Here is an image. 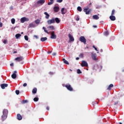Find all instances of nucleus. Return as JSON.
<instances>
[{"label": "nucleus", "instance_id": "obj_1", "mask_svg": "<svg viewBox=\"0 0 124 124\" xmlns=\"http://www.w3.org/2000/svg\"><path fill=\"white\" fill-rule=\"evenodd\" d=\"M3 114L1 116V121L2 122H4L6 119H7V116L8 115V110L4 109L2 111Z\"/></svg>", "mask_w": 124, "mask_h": 124}, {"label": "nucleus", "instance_id": "obj_2", "mask_svg": "<svg viewBox=\"0 0 124 124\" xmlns=\"http://www.w3.org/2000/svg\"><path fill=\"white\" fill-rule=\"evenodd\" d=\"M93 69H94V70H99V71H100L101 69H102V66L101 65L95 64L94 65Z\"/></svg>", "mask_w": 124, "mask_h": 124}, {"label": "nucleus", "instance_id": "obj_3", "mask_svg": "<svg viewBox=\"0 0 124 124\" xmlns=\"http://www.w3.org/2000/svg\"><path fill=\"white\" fill-rule=\"evenodd\" d=\"M79 41H80V42H82V43H84V44H86L87 40L84 36H81L79 38Z\"/></svg>", "mask_w": 124, "mask_h": 124}, {"label": "nucleus", "instance_id": "obj_4", "mask_svg": "<svg viewBox=\"0 0 124 124\" xmlns=\"http://www.w3.org/2000/svg\"><path fill=\"white\" fill-rule=\"evenodd\" d=\"M65 88L70 92H73V88L71 87L70 84H67L65 85Z\"/></svg>", "mask_w": 124, "mask_h": 124}, {"label": "nucleus", "instance_id": "obj_5", "mask_svg": "<svg viewBox=\"0 0 124 124\" xmlns=\"http://www.w3.org/2000/svg\"><path fill=\"white\" fill-rule=\"evenodd\" d=\"M81 66L82 67H84L85 66H86V67H88V62H86L85 61H82L81 62Z\"/></svg>", "mask_w": 124, "mask_h": 124}, {"label": "nucleus", "instance_id": "obj_6", "mask_svg": "<svg viewBox=\"0 0 124 124\" xmlns=\"http://www.w3.org/2000/svg\"><path fill=\"white\" fill-rule=\"evenodd\" d=\"M84 12H85L86 14L87 15L90 14V12L92 11L91 9L89 10V7H87V8H84Z\"/></svg>", "mask_w": 124, "mask_h": 124}, {"label": "nucleus", "instance_id": "obj_7", "mask_svg": "<svg viewBox=\"0 0 124 124\" xmlns=\"http://www.w3.org/2000/svg\"><path fill=\"white\" fill-rule=\"evenodd\" d=\"M28 21H30V19L26 17H22L20 19V22L21 23H25V22H28Z\"/></svg>", "mask_w": 124, "mask_h": 124}, {"label": "nucleus", "instance_id": "obj_8", "mask_svg": "<svg viewBox=\"0 0 124 124\" xmlns=\"http://www.w3.org/2000/svg\"><path fill=\"white\" fill-rule=\"evenodd\" d=\"M47 23L48 25H51V24H55V18L53 17L51 19L47 20Z\"/></svg>", "mask_w": 124, "mask_h": 124}, {"label": "nucleus", "instance_id": "obj_9", "mask_svg": "<svg viewBox=\"0 0 124 124\" xmlns=\"http://www.w3.org/2000/svg\"><path fill=\"white\" fill-rule=\"evenodd\" d=\"M50 38L51 39H56L57 38V35L55 34V31H52L51 34Z\"/></svg>", "mask_w": 124, "mask_h": 124}, {"label": "nucleus", "instance_id": "obj_10", "mask_svg": "<svg viewBox=\"0 0 124 124\" xmlns=\"http://www.w3.org/2000/svg\"><path fill=\"white\" fill-rule=\"evenodd\" d=\"M24 60V58L23 56H20L19 57L16 58L15 60L16 61V62H22Z\"/></svg>", "mask_w": 124, "mask_h": 124}, {"label": "nucleus", "instance_id": "obj_11", "mask_svg": "<svg viewBox=\"0 0 124 124\" xmlns=\"http://www.w3.org/2000/svg\"><path fill=\"white\" fill-rule=\"evenodd\" d=\"M0 87H1V89H2V90H4V89H5V88H7V87H8V84H7L6 83H3L0 85Z\"/></svg>", "mask_w": 124, "mask_h": 124}, {"label": "nucleus", "instance_id": "obj_12", "mask_svg": "<svg viewBox=\"0 0 124 124\" xmlns=\"http://www.w3.org/2000/svg\"><path fill=\"white\" fill-rule=\"evenodd\" d=\"M68 36L70 39V41H74V37L70 33L68 34Z\"/></svg>", "mask_w": 124, "mask_h": 124}, {"label": "nucleus", "instance_id": "obj_13", "mask_svg": "<svg viewBox=\"0 0 124 124\" xmlns=\"http://www.w3.org/2000/svg\"><path fill=\"white\" fill-rule=\"evenodd\" d=\"M92 58L93 61H97V58H96V54L92 53Z\"/></svg>", "mask_w": 124, "mask_h": 124}, {"label": "nucleus", "instance_id": "obj_14", "mask_svg": "<svg viewBox=\"0 0 124 124\" xmlns=\"http://www.w3.org/2000/svg\"><path fill=\"white\" fill-rule=\"evenodd\" d=\"M37 4H40L42 5L44 3H45V0H40L37 1Z\"/></svg>", "mask_w": 124, "mask_h": 124}, {"label": "nucleus", "instance_id": "obj_15", "mask_svg": "<svg viewBox=\"0 0 124 124\" xmlns=\"http://www.w3.org/2000/svg\"><path fill=\"white\" fill-rule=\"evenodd\" d=\"M54 12H59L60 11V7L58 6H55L53 8Z\"/></svg>", "mask_w": 124, "mask_h": 124}, {"label": "nucleus", "instance_id": "obj_16", "mask_svg": "<svg viewBox=\"0 0 124 124\" xmlns=\"http://www.w3.org/2000/svg\"><path fill=\"white\" fill-rule=\"evenodd\" d=\"M54 22L56 23H57V24H59V23H60L61 22V20H60V19L58 17H56L55 18H54Z\"/></svg>", "mask_w": 124, "mask_h": 124}, {"label": "nucleus", "instance_id": "obj_17", "mask_svg": "<svg viewBox=\"0 0 124 124\" xmlns=\"http://www.w3.org/2000/svg\"><path fill=\"white\" fill-rule=\"evenodd\" d=\"M44 14L46 16H45L46 19H49V17H50V15H49L48 13L45 12L44 13Z\"/></svg>", "mask_w": 124, "mask_h": 124}, {"label": "nucleus", "instance_id": "obj_18", "mask_svg": "<svg viewBox=\"0 0 124 124\" xmlns=\"http://www.w3.org/2000/svg\"><path fill=\"white\" fill-rule=\"evenodd\" d=\"M109 19L111 20V21H115V20H116V17L114 16H109Z\"/></svg>", "mask_w": 124, "mask_h": 124}, {"label": "nucleus", "instance_id": "obj_19", "mask_svg": "<svg viewBox=\"0 0 124 124\" xmlns=\"http://www.w3.org/2000/svg\"><path fill=\"white\" fill-rule=\"evenodd\" d=\"M62 14L64 15L66 13V11L64 9V8H62L61 10Z\"/></svg>", "mask_w": 124, "mask_h": 124}, {"label": "nucleus", "instance_id": "obj_20", "mask_svg": "<svg viewBox=\"0 0 124 124\" xmlns=\"http://www.w3.org/2000/svg\"><path fill=\"white\" fill-rule=\"evenodd\" d=\"M17 120H18L19 121H21V120L23 119V118L22 117V116L20 114H18L17 115Z\"/></svg>", "mask_w": 124, "mask_h": 124}, {"label": "nucleus", "instance_id": "obj_21", "mask_svg": "<svg viewBox=\"0 0 124 124\" xmlns=\"http://www.w3.org/2000/svg\"><path fill=\"white\" fill-rule=\"evenodd\" d=\"M93 18L94 20H98V19H99V16H98L97 15H93Z\"/></svg>", "mask_w": 124, "mask_h": 124}, {"label": "nucleus", "instance_id": "obj_22", "mask_svg": "<svg viewBox=\"0 0 124 124\" xmlns=\"http://www.w3.org/2000/svg\"><path fill=\"white\" fill-rule=\"evenodd\" d=\"M11 77L13 79H16V78H17V75L15 73H13Z\"/></svg>", "mask_w": 124, "mask_h": 124}, {"label": "nucleus", "instance_id": "obj_23", "mask_svg": "<svg viewBox=\"0 0 124 124\" xmlns=\"http://www.w3.org/2000/svg\"><path fill=\"white\" fill-rule=\"evenodd\" d=\"M47 37H42L41 38V41H42V42H44V41H46V40H47Z\"/></svg>", "mask_w": 124, "mask_h": 124}, {"label": "nucleus", "instance_id": "obj_24", "mask_svg": "<svg viewBox=\"0 0 124 124\" xmlns=\"http://www.w3.org/2000/svg\"><path fill=\"white\" fill-rule=\"evenodd\" d=\"M20 36H22V35L21 34L18 33L16 34V39L20 38Z\"/></svg>", "mask_w": 124, "mask_h": 124}, {"label": "nucleus", "instance_id": "obj_25", "mask_svg": "<svg viewBox=\"0 0 124 124\" xmlns=\"http://www.w3.org/2000/svg\"><path fill=\"white\" fill-rule=\"evenodd\" d=\"M113 87H114V85H113V84H111L108 87L107 90H111V88H113Z\"/></svg>", "mask_w": 124, "mask_h": 124}, {"label": "nucleus", "instance_id": "obj_26", "mask_svg": "<svg viewBox=\"0 0 124 124\" xmlns=\"http://www.w3.org/2000/svg\"><path fill=\"white\" fill-rule=\"evenodd\" d=\"M37 92V89L36 88H34V89L32 90V93H34V94L36 93Z\"/></svg>", "mask_w": 124, "mask_h": 124}, {"label": "nucleus", "instance_id": "obj_27", "mask_svg": "<svg viewBox=\"0 0 124 124\" xmlns=\"http://www.w3.org/2000/svg\"><path fill=\"white\" fill-rule=\"evenodd\" d=\"M63 62L65 64H69V62L65 60V59H63Z\"/></svg>", "mask_w": 124, "mask_h": 124}, {"label": "nucleus", "instance_id": "obj_28", "mask_svg": "<svg viewBox=\"0 0 124 124\" xmlns=\"http://www.w3.org/2000/svg\"><path fill=\"white\" fill-rule=\"evenodd\" d=\"M43 30H44L45 32H46V33H47V34H49V32H48V31L46 30V28H45V27H43Z\"/></svg>", "mask_w": 124, "mask_h": 124}, {"label": "nucleus", "instance_id": "obj_29", "mask_svg": "<svg viewBox=\"0 0 124 124\" xmlns=\"http://www.w3.org/2000/svg\"><path fill=\"white\" fill-rule=\"evenodd\" d=\"M77 10L78 11H79V12H81L82 11V8L80 6L78 7Z\"/></svg>", "mask_w": 124, "mask_h": 124}, {"label": "nucleus", "instance_id": "obj_30", "mask_svg": "<svg viewBox=\"0 0 124 124\" xmlns=\"http://www.w3.org/2000/svg\"><path fill=\"white\" fill-rule=\"evenodd\" d=\"M28 102H29V101H28V100H24L22 101V104H25V103H28Z\"/></svg>", "mask_w": 124, "mask_h": 124}, {"label": "nucleus", "instance_id": "obj_31", "mask_svg": "<svg viewBox=\"0 0 124 124\" xmlns=\"http://www.w3.org/2000/svg\"><path fill=\"white\" fill-rule=\"evenodd\" d=\"M30 28H34V27H35V25L34 24H33V23H31L29 25Z\"/></svg>", "mask_w": 124, "mask_h": 124}, {"label": "nucleus", "instance_id": "obj_32", "mask_svg": "<svg viewBox=\"0 0 124 124\" xmlns=\"http://www.w3.org/2000/svg\"><path fill=\"white\" fill-rule=\"evenodd\" d=\"M11 23L13 24V25H14L15 24V19L14 18L11 19Z\"/></svg>", "mask_w": 124, "mask_h": 124}, {"label": "nucleus", "instance_id": "obj_33", "mask_svg": "<svg viewBox=\"0 0 124 124\" xmlns=\"http://www.w3.org/2000/svg\"><path fill=\"white\" fill-rule=\"evenodd\" d=\"M104 35H106V36H107V35H109V32L108 31H106L104 32Z\"/></svg>", "mask_w": 124, "mask_h": 124}, {"label": "nucleus", "instance_id": "obj_34", "mask_svg": "<svg viewBox=\"0 0 124 124\" xmlns=\"http://www.w3.org/2000/svg\"><path fill=\"white\" fill-rule=\"evenodd\" d=\"M36 24H39L40 23V20L39 19H37L35 21Z\"/></svg>", "mask_w": 124, "mask_h": 124}, {"label": "nucleus", "instance_id": "obj_35", "mask_svg": "<svg viewBox=\"0 0 124 124\" xmlns=\"http://www.w3.org/2000/svg\"><path fill=\"white\" fill-rule=\"evenodd\" d=\"M77 73L78 74H81L82 73V72L81 71L80 69H78L77 70Z\"/></svg>", "mask_w": 124, "mask_h": 124}, {"label": "nucleus", "instance_id": "obj_36", "mask_svg": "<svg viewBox=\"0 0 124 124\" xmlns=\"http://www.w3.org/2000/svg\"><path fill=\"white\" fill-rule=\"evenodd\" d=\"M39 98H37V97H35V98H34V99H33V100H34V101H35V102H37L38 100H39Z\"/></svg>", "mask_w": 124, "mask_h": 124}, {"label": "nucleus", "instance_id": "obj_37", "mask_svg": "<svg viewBox=\"0 0 124 124\" xmlns=\"http://www.w3.org/2000/svg\"><path fill=\"white\" fill-rule=\"evenodd\" d=\"M24 38L25 40H26V41H28L29 40V37L27 35L24 36Z\"/></svg>", "mask_w": 124, "mask_h": 124}, {"label": "nucleus", "instance_id": "obj_38", "mask_svg": "<svg viewBox=\"0 0 124 124\" xmlns=\"http://www.w3.org/2000/svg\"><path fill=\"white\" fill-rule=\"evenodd\" d=\"M49 29H51V30H55V27H54V26H50L49 27Z\"/></svg>", "mask_w": 124, "mask_h": 124}, {"label": "nucleus", "instance_id": "obj_39", "mask_svg": "<svg viewBox=\"0 0 124 124\" xmlns=\"http://www.w3.org/2000/svg\"><path fill=\"white\" fill-rule=\"evenodd\" d=\"M115 15V10H113L111 12V16H114Z\"/></svg>", "mask_w": 124, "mask_h": 124}, {"label": "nucleus", "instance_id": "obj_40", "mask_svg": "<svg viewBox=\"0 0 124 124\" xmlns=\"http://www.w3.org/2000/svg\"><path fill=\"white\" fill-rule=\"evenodd\" d=\"M16 94H17L18 95V94H19V93H20V91L19 90H16Z\"/></svg>", "mask_w": 124, "mask_h": 124}, {"label": "nucleus", "instance_id": "obj_41", "mask_svg": "<svg viewBox=\"0 0 124 124\" xmlns=\"http://www.w3.org/2000/svg\"><path fill=\"white\" fill-rule=\"evenodd\" d=\"M93 47L95 49V51H98V50H97V48H96L94 46H93Z\"/></svg>", "mask_w": 124, "mask_h": 124}, {"label": "nucleus", "instance_id": "obj_42", "mask_svg": "<svg viewBox=\"0 0 124 124\" xmlns=\"http://www.w3.org/2000/svg\"><path fill=\"white\" fill-rule=\"evenodd\" d=\"M57 2H62V0H57Z\"/></svg>", "mask_w": 124, "mask_h": 124}, {"label": "nucleus", "instance_id": "obj_43", "mask_svg": "<svg viewBox=\"0 0 124 124\" xmlns=\"http://www.w3.org/2000/svg\"><path fill=\"white\" fill-rule=\"evenodd\" d=\"M47 4H48V5H51L53 4V2H48L47 3Z\"/></svg>", "mask_w": 124, "mask_h": 124}, {"label": "nucleus", "instance_id": "obj_44", "mask_svg": "<svg viewBox=\"0 0 124 124\" xmlns=\"http://www.w3.org/2000/svg\"><path fill=\"white\" fill-rule=\"evenodd\" d=\"M3 43H4V44H6V43H7V41L6 40H4L3 41Z\"/></svg>", "mask_w": 124, "mask_h": 124}, {"label": "nucleus", "instance_id": "obj_45", "mask_svg": "<svg viewBox=\"0 0 124 124\" xmlns=\"http://www.w3.org/2000/svg\"><path fill=\"white\" fill-rule=\"evenodd\" d=\"M23 87H27L28 86V84L26 83H25L23 84Z\"/></svg>", "mask_w": 124, "mask_h": 124}, {"label": "nucleus", "instance_id": "obj_46", "mask_svg": "<svg viewBox=\"0 0 124 124\" xmlns=\"http://www.w3.org/2000/svg\"><path fill=\"white\" fill-rule=\"evenodd\" d=\"M83 56H84V55H83V54H81L79 55V57H80V58H83Z\"/></svg>", "mask_w": 124, "mask_h": 124}, {"label": "nucleus", "instance_id": "obj_47", "mask_svg": "<svg viewBox=\"0 0 124 124\" xmlns=\"http://www.w3.org/2000/svg\"><path fill=\"white\" fill-rule=\"evenodd\" d=\"M49 74H50V75H53V74H54V72H50L49 73Z\"/></svg>", "mask_w": 124, "mask_h": 124}, {"label": "nucleus", "instance_id": "obj_48", "mask_svg": "<svg viewBox=\"0 0 124 124\" xmlns=\"http://www.w3.org/2000/svg\"><path fill=\"white\" fill-rule=\"evenodd\" d=\"M76 20H77V21H79V20H80V18H79L78 16H77V17Z\"/></svg>", "mask_w": 124, "mask_h": 124}, {"label": "nucleus", "instance_id": "obj_49", "mask_svg": "<svg viewBox=\"0 0 124 124\" xmlns=\"http://www.w3.org/2000/svg\"><path fill=\"white\" fill-rule=\"evenodd\" d=\"M0 27L2 28V23L0 22Z\"/></svg>", "mask_w": 124, "mask_h": 124}, {"label": "nucleus", "instance_id": "obj_50", "mask_svg": "<svg viewBox=\"0 0 124 124\" xmlns=\"http://www.w3.org/2000/svg\"><path fill=\"white\" fill-rule=\"evenodd\" d=\"M56 55H57V53H56V52H54L53 53H52V56H56Z\"/></svg>", "mask_w": 124, "mask_h": 124}, {"label": "nucleus", "instance_id": "obj_51", "mask_svg": "<svg viewBox=\"0 0 124 124\" xmlns=\"http://www.w3.org/2000/svg\"><path fill=\"white\" fill-rule=\"evenodd\" d=\"M118 103H119V102H115L114 105H117L118 104Z\"/></svg>", "mask_w": 124, "mask_h": 124}, {"label": "nucleus", "instance_id": "obj_52", "mask_svg": "<svg viewBox=\"0 0 124 124\" xmlns=\"http://www.w3.org/2000/svg\"><path fill=\"white\" fill-rule=\"evenodd\" d=\"M34 37H35V38H36V39H38V36H36V35H34Z\"/></svg>", "mask_w": 124, "mask_h": 124}, {"label": "nucleus", "instance_id": "obj_53", "mask_svg": "<svg viewBox=\"0 0 124 124\" xmlns=\"http://www.w3.org/2000/svg\"><path fill=\"white\" fill-rule=\"evenodd\" d=\"M50 2H52V4L54 3V0H50Z\"/></svg>", "mask_w": 124, "mask_h": 124}, {"label": "nucleus", "instance_id": "obj_54", "mask_svg": "<svg viewBox=\"0 0 124 124\" xmlns=\"http://www.w3.org/2000/svg\"><path fill=\"white\" fill-rule=\"evenodd\" d=\"M49 109L50 108H49V107H46V110H48V111H49Z\"/></svg>", "mask_w": 124, "mask_h": 124}, {"label": "nucleus", "instance_id": "obj_55", "mask_svg": "<svg viewBox=\"0 0 124 124\" xmlns=\"http://www.w3.org/2000/svg\"><path fill=\"white\" fill-rule=\"evenodd\" d=\"M11 66H13L14 65V64L13 63H12L10 64Z\"/></svg>", "mask_w": 124, "mask_h": 124}, {"label": "nucleus", "instance_id": "obj_56", "mask_svg": "<svg viewBox=\"0 0 124 124\" xmlns=\"http://www.w3.org/2000/svg\"><path fill=\"white\" fill-rule=\"evenodd\" d=\"M52 53V51H47V54H51Z\"/></svg>", "mask_w": 124, "mask_h": 124}, {"label": "nucleus", "instance_id": "obj_57", "mask_svg": "<svg viewBox=\"0 0 124 124\" xmlns=\"http://www.w3.org/2000/svg\"><path fill=\"white\" fill-rule=\"evenodd\" d=\"M76 60H77V61H78V60H79V58H78V57H77V58H76Z\"/></svg>", "mask_w": 124, "mask_h": 124}, {"label": "nucleus", "instance_id": "obj_58", "mask_svg": "<svg viewBox=\"0 0 124 124\" xmlns=\"http://www.w3.org/2000/svg\"><path fill=\"white\" fill-rule=\"evenodd\" d=\"M93 28H97V26H96V25H94L93 26Z\"/></svg>", "mask_w": 124, "mask_h": 124}, {"label": "nucleus", "instance_id": "obj_59", "mask_svg": "<svg viewBox=\"0 0 124 124\" xmlns=\"http://www.w3.org/2000/svg\"><path fill=\"white\" fill-rule=\"evenodd\" d=\"M14 73H15V74H16V73H17V71H15L14 72Z\"/></svg>", "mask_w": 124, "mask_h": 124}, {"label": "nucleus", "instance_id": "obj_60", "mask_svg": "<svg viewBox=\"0 0 124 124\" xmlns=\"http://www.w3.org/2000/svg\"><path fill=\"white\" fill-rule=\"evenodd\" d=\"M17 53V51H14V54H15V53Z\"/></svg>", "mask_w": 124, "mask_h": 124}, {"label": "nucleus", "instance_id": "obj_61", "mask_svg": "<svg viewBox=\"0 0 124 124\" xmlns=\"http://www.w3.org/2000/svg\"><path fill=\"white\" fill-rule=\"evenodd\" d=\"M100 52H103V50L102 49H101Z\"/></svg>", "mask_w": 124, "mask_h": 124}, {"label": "nucleus", "instance_id": "obj_62", "mask_svg": "<svg viewBox=\"0 0 124 124\" xmlns=\"http://www.w3.org/2000/svg\"><path fill=\"white\" fill-rule=\"evenodd\" d=\"M123 72H124V69L122 70Z\"/></svg>", "mask_w": 124, "mask_h": 124}, {"label": "nucleus", "instance_id": "obj_63", "mask_svg": "<svg viewBox=\"0 0 124 124\" xmlns=\"http://www.w3.org/2000/svg\"><path fill=\"white\" fill-rule=\"evenodd\" d=\"M21 34H23V33H24V32H21Z\"/></svg>", "mask_w": 124, "mask_h": 124}, {"label": "nucleus", "instance_id": "obj_64", "mask_svg": "<svg viewBox=\"0 0 124 124\" xmlns=\"http://www.w3.org/2000/svg\"><path fill=\"white\" fill-rule=\"evenodd\" d=\"M120 124H123L121 122L119 123Z\"/></svg>", "mask_w": 124, "mask_h": 124}]
</instances>
